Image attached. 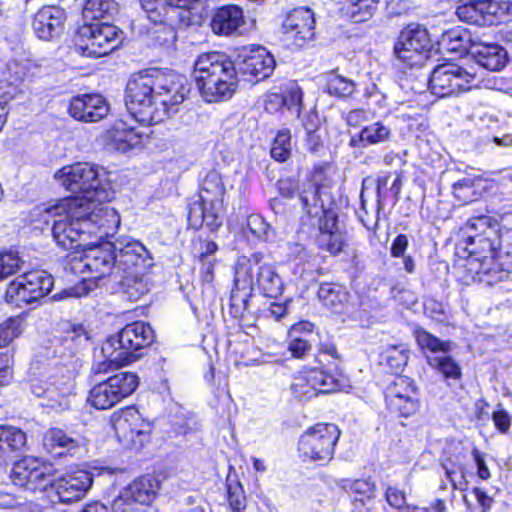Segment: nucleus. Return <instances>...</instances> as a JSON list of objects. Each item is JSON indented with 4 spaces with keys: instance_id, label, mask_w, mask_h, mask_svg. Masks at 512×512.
Instances as JSON below:
<instances>
[{
    "instance_id": "nucleus-14",
    "label": "nucleus",
    "mask_w": 512,
    "mask_h": 512,
    "mask_svg": "<svg viewBox=\"0 0 512 512\" xmlns=\"http://www.w3.org/2000/svg\"><path fill=\"white\" fill-rule=\"evenodd\" d=\"M475 74L455 63H444L434 68L429 80L431 93L443 98L471 89Z\"/></svg>"
},
{
    "instance_id": "nucleus-28",
    "label": "nucleus",
    "mask_w": 512,
    "mask_h": 512,
    "mask_svg": "<svg viewBox=\"0 0 512 512\" xmlns=\"http://www.w3.org/2000/svg\"><path fill=\"white\" fill-rule=\"evenodd\" d=\"M189 93L187 78L173 70L162 72V106L170 115L178 111L177 106L181 104Z\"/></svg>"
},
{
    "instance_id": "nucleus-5",
    "label": "nucleus",
    "mask_w": 512,
    "mask_h": 512,
    "mask_svg": "<svg viewBox=\"0 0 512 512\" xmlns=\"http://www.w3.org/2000/svg\"><path fill=\"white\" fill-rule=\"evenodd\" d=\"M75 388L74 361L68 364L55 360L30 381L31 392L42 398L41 405L55 412L69 409Z\"/></svg>"
},
{
    "instance_id": "nucleus-20",
    "label": "nucleus",
    "mask_w": 512,
    "mask_h": 512,
    "mask_svg": "<svg viewBox=\"0 0 512 512\" xmlns=\"http://www.w3.org/2000/svg\"><path fill=\"white\" fill-rule=\"evenodd\" d=\"M113 427L120 441L134 446H142L151 433L150 423L142 420L134 408H127L115 415Z\"/></svg>"
},
{
    "instance_id": "nucleus-42",
    "label": "nucleus",
    "mask_w": 512,
    "mask_h": 512,
    "mask_svg": "<svg viewBox=\"0 0 512 512\" xmlns=\"http://www.w3.org/2000/svg\"><path fill=\"white\" fill-rule=\"evenodd\" d=\"M53 482V467L52 465L40 462L38 460V466H36L35 470L30 474L29 482L27 485H24L23 488L26 490L36 492V491H46L51 489V483Z\"/></svg>"
},
{
    "instance_id": "nucleus-46",
    "label": "nucleus",
    "mask_w": 512,
    "mask_h": 512,
    "mask_svg": "<svg viewBox=\"0 0 512 512\" xmlns=\"http://www.w3.org/2000/svg\"><path fill=\"white\" fill-rule=\"evenodd\" d=\"M428 364L439 371L446 379H459L461 369L459 365L447 354L427 355Z\"/></svg>"
},
{
    "instance_id": "nucleus-47",
    "label": "nucleus",
    "mask_w": 512,
    "mask_h": 512,
    "mask_svg": "<svg viewBox=\"0 0 512 512\" xmlns=\"http://www.w3.org/2000/svg\"><path fill=\"white\" fill-rule=\"evenodd\" d=\"M391 129L382 122H375L364 127L360 134V142L363 146L376 145L390 139Z\"/></svg>"
},
{
    "instance_id": "nucleus-57",
    "label": "nucleus",
    "mask_w": 512,
    "mask_h": 512,
    "mask_svg": "<svg viewBox=\"0 0 512 512\" xmlns=\"http://www.w3.org/2000/svg\"><path fill=\"white\" fill-rule=\"evenodd\" d=\"M319 242L324 249L335 255L342 251L345 238L341 231H334L320 235Z\"/></svg>"
},
{
    "instance_id": "nucleus-23",
    "label": "nucleus",
    "mask_w": 512,
    "mask_h": 512,
    "mask_svg": "<svg viewBox=\"0 0 512 512\" xmlns=\"http://www.w3.org/2000/svg\"><path fill=\"white\" fill-rule=\"evenodd\" d=\"M68 112L76 120L97 122L108 115L109 105L99 94H83L71 99Z\"/></svg>"
},
{
    "instance_id": "nucleus-36",
    "label": "nucleus",
    "mask_w": 512,
    "mask_h": 512,
    "mask_svg": "<svg viewBox=\"0 0 512 512\" xmlns=\"http://www.w3.org/2000/svg\"><path fill=\"white\" fill-rule=\"evenodd\" d=\"M5 301L15 307H22L39 300L20 275L7 285Z\"/></svg>"
},
{
    "instance_id": "nucleus-11",
    "label": "nucleus",
    "mask_w": 512,
    "mask_h": 512,
    "mask_svg": "<svg viewBox=\"0 0 512 512\" xmlns=\"http://www.w3.org/2000/svg\"><path fill=\"white\" fill-rule=\"evenodd\" d=\"M78 39L84 55L98 58L121 45L123 32L109 22L85 23L78 29Z\"/></svg>"
},
{
    "instance_id": "nucleus-19",
    "label": "nucleus",
    "mask_w": 512,
    "mask_h": 512,
    "mask_svg": "<svg viewBox=\"0 0 512 512\" xmlns=\"http://www.w3.org/2000/svg\"><path fill=\"white\" fill-rule=\"evenodd\" d=\"M114 244L115 275L141 272L152 266L147 249L138 241H117Z\"/></svg>"
},
{
    "instance_id": "nucleus-9",
    "label": "nucleus",
    "mask_w": 512,
    "mask_h": 512,
    "mask_svg": "<svg viewBox=\"0 0 512 512\" xmlns=\"http://www.w3.org/2000/svg\"><path fill=\"white\" fill-rule=\"evenodd\" d=\"M155 339V332L149 323L135 321L127 324L116 335L104 342V351L112 357V361L137 360L136 351L150 346Z\"/></svg>"
},
{
    "instance_id": "nucleus-38",
    "label": "nucleus",
    "mask_w": 512,
    "mask_h": 512,
    "mask_svg": "<svg viewBox=\"0 0 512 512\" xmlns=\"http://www.w3.org/2000/svg\"><path fill=\"white\" fill-rule=\"evenodd\" d=\"M463 230L466 236L496 237L499 232V224L497 220L488 215H479L469 218Z\"/></svg>"
},
{
    "instance_id": "nucleus-31",
    "label": "nucleus",
    "mask_w": 512,
    "mask_h": 512,
    "mask_svg": "<svg viewBox=\"0 0 512 512\" xmlns=\"http://www.w3.org/2000/svg\"><path fill=\"white\" fill-rule=\"evenodd\" d=\"M274 69L275 59L265 48L252 51L240 66L243 74L253 76L257 81L268 78Z\"/></svg>"
},
{
    "instance_id": "nucleus-25",
    "label": "nucleus",
    "mask_w": 512,
    "mask_h": 512,
    "mask_svg": "<svg viewBox=\"0 0 512 512\" xmlns=\"http://www.w3.org/2000/svg\"><path fill=\"white\" fill-rule=\"evenodd\" d=\"M65 18L63 9L57 6H44L34 16L33 31L41 40H52L62 33Z\"/></svg>"
},
{
    "instance_id": "nucleus-45",
    "label": "nucleus",
    "mask_w": 512,
    "mask_h": 512,
    "mask_svg": "<svg viewBox=\"0 0 512 512\" xmlns=\"http://www.w3.org/2000/svg\"><path fill=\"white\" fill-rule=\"evenodd\" d=\"M317 295L323 306L329 309H338L347 300V294L343 288L333 283L321 284Z\"/></svg>"
},
{
    "instance_id": "nucleus-51",
    "label": "nucleus",
    "mask_w": 512,
    "mask_h": 512,
    "mask_svg": "<svg viewBox=\"0 0 512 512\" xmlns=\"http://www.w3.org/2000/svg\"><path fill=\"white\" fill-rule=\"evenodd\" d=\"M310 323H298L291 327L289 330L290 342L288 349L292 353V356L295 358H302L304 355L310 350L311 345L308 340L298 337V333L301 330H310Z\"/></svg>"
},
{
    "instance_id": "nucleus-64",
    "label": "nucleus",
    "mask_w": 512,
    "mask_h": 512,
    "mask_svg": "<svg viewBox=\"0 0 512 512\" xmlns=\"http://www.w3.org/2000/svg\"><path fill=\"white\" fill-rule=\"evenodd\" d=\"M101 352L105 359L102 362H99L93 366L92 369L95 374L107 373L108 371L116 369L119 366L128 364L127 361H112V357H110L104 351V344L102 345Z\"/></svg>"
},
{
    "instance_id": "nucleus-32",
    "label": "nucleus",
    "mask_w": 512,
    "mask_h": 512,
    "mask_svg": "<svg viewBox=\"0 0 512 512\" xmlns=\"http://www.w3.org/2000/svg\"><path fill=\"white\" fill-rule=\"evenodd\" d=\"M473 53L479 65L490 71H500L508 61L506 50L498 44L480 43Z\"/></svg>"
},
{
    "instance_id": "nucleus-2",
    "label": "nucleus",
    "mask_w": 512,
    "mask_h": 512,
    "mask_svg": "<svg viewBox=\"0 0 512 512\" xmlns=\"http://www.w3.org/2000/svg\"><path fill=\"white\" fill-rule=\"evenodd\" d=\"M193 77L202 98L209 103L228 100L237 89L234 63L224 53L199 55L194 63Z\"/></svg>"
},
{
    "instance_id": "nucleus-60",
    "label": "nucleus",
    "mask_w": 512,
    "mask_h": 512,
    "mask_svg": "<svg viewBox=\"0 0 512 512\" xmlns=\"http://www.w3.org/2000/svg\"><path fill=\"white\" fill-rule=\"evenodd\" d=\"M228 503L232 512H242L245 509L246 499L240 486H229Z\"/></svg>"
},
{
    "instance_id": "nucleus-7",
    "label": "nucleus",
    "mask_w": 512,
    "mask_h": 512,
    "mask_svg": "<svg viewBox=\"0 0 512 512\" xmlns=\"http://www.w3.org/2000/svg\"><path fill=\"white\" fill-rule=\"evenodd\" d=\"M224 195L221 176L215 171L209 172L203 180L199 195L188 204L190 227L199 229L205 224L210 231L220 227Z\"/></svg>"
},
{
    "instance_id": "nucleus-58",
    "label": "nucleus",
    "mask_w": 512,
    "mask_h": 512,
    "mask_svg": "<svg viewBox=\"0 0 512 512\" xmlns=\"http://www.w3.org/2000/svg\"><path fill=\"white\" fill-rule=\"evenodd\" d=\"M385 499L387 503L397 510L404 508L416 510V506L407 504L405 492L395 486H388L385 490Z\"/></svg>"
},
{
    "instance_id": "nucleus-12",
    "label": "nucleus",
    "mask_w": 512,
    "mask_h": 512,
    "mask_svg": "<svg viewBox=\"0 0 512 512\" xmlns=\"http://www.w3.org/2000/svg\"><path fill=\"white\" fill-rule=\"evenodd\" d=\"M138 376L131 372L115 374L93 386L88 402L96 409H110L130 396L138 386Z\"/></svg>"
},
{
    "instance_id": "nucleus-53",
    "label": "nucleus",
    "mask_w": 512,
    "mask_h": 512,
    "mask_svg": "<svg viewBox=\"0 0 512 512\" xmlns=\"http://www.w3.org/2000/svg\"><path fill=\"white\" fill-rule=\"evenodd\" d=\"M36 466H38V459L32 457L16 462L11 473L13 484L22 488L24 485H27L30 474L35 470Z\"/></svg>"
},
{
    "instance_id": "nucleus-61",
    "label": "nucleus",
    "mask_w": 512,
    "mask_h": 512,
    "mask_svg": "<svg viewBox=\"0 0 512 512\" xmlns=\"http://www.w3.org/2000/svg\"><path fill=\"white\" fill-rule=\"evenodd\" d=\"M328 357H330L333 361L340 359L337 348L333 343H321L315 361L319 365H325L326 361L327 365L330 366L332 363L328 360Z\"/></svg>"
},
{
    "instance_id": "nucleus-39",
    "label": "nucleus",
    "mask_w": 512,
    "mask_h": 512,
    "mask_svg": "<svg viewBox=\"0 0 512 512\" xmlns=\"http://www.w3.org/2000/svg\"><path fill=\"white\" fill-rule=\"evenodd\" d=\"M21 276L38 300L50 293L54 285L53 277L44 270L29 271Z\"/></svg>"
},
{
    "instance_id": "nucleus-27",
    "label": "nucleus",
    "mask_w": 512,
    "mask_h": 512,
    "mask_svg": "<svg viewBox=\"0 0 512 512\" xmlns=\"http://www.w3.org/2000/svg\"><path fill=\"white\" fill-rule=\"evenodd\" d=\"M303 93L298 84L289 81L281 86L280 92H270L264 96L263 106L269 113L279 111L282 107L294 110L297 116L301 111Z\"/></svg>"
},
{
    "instance_id": "nucleus-54",
    "label": "nucleus",
    "mask_w": 512,
    "mask_h": 512,
    "mask_svg": "<svg viewBox=\"0 0 512 512\" xmlns=\"http://www.w3.org/2000/svg\"><path fill=\"white\" fill-rule=\"evenodd\" d=\"M21 334V320L9 318L0 325V348L9 345Z\"/></svg>"
},
{
    "instance_id": "nucleus-21",
    "label": "nucleus",
    "mask_w": 512,
    "mask_h": 512,
    "mask_svg": "<svg viewBox=\"0 0 512 512\" xmlns=\"http://www.w3.org/2000/svg\"><path fill=\"white\" fill-rule=\"evenodd\" d=\"M93 484V476L85 470L67 473L53 479L50 491L54 492L59 502L72 503L81 500Z\"/></svg>"
},
{
    "instance_id": "nucleus-59",
    "label": "nucleus",
    "mask_w": 512,
    "mask_h": 512,
    "mask_svg": "<svg viewBox=\"0 0 512 512\" xmlns=\"http://www.w3.org/2000/svg\"><path fill=\"white\" fill-rule=\"evenodd\" d=\"M497 266L506 276L509 272H512V236L510 235L504 236L501 252L498 253Z\"/></svg>"
},
{
    "instance_id": "nucleus-34",
    "label": "nucleus",
    "mask_w": 512,
    "mask_h": 512,
    "mask_svg": "<svg viewBox=\"0 0 512 512\" xmlns=\"http://www.w3.org/2000/svg\"><path fill=\"white\" fill-rule=\"evenodd\" d=\"M302 212L308 220L318 218L324 212V205L319 195V188L309 182L298 196Z\"/></svg>"
},
{
    "instance_id": "nucleus-50",
    "label": "nucleus",
    "mask_w": 512,
    "mask_h": 512,
    "mask_svg": "<svg viewBox=\"0 0 512 512\" xmlns=\"http://www.w3.org/2000/svg\"><path fill=\"white\" fill-rule=\"evenodd\" d=\"M409 351L403 346H390L382 353V360L392 373L398 374L407 365Z\"/></svg>"
},
{
    "instance_id": "nucleus-1",
    "label": "nucleus",
    "mask_w": 512,
    "mask_h": 512,
    "mask_svg": "<svg viewBox=\"0 0 512 512\" xmlns=\"http://www.w3.org/2000/svg\"><path fill=\"white\" fill-rule=\"evenodd\" d=\"M53 218L52 236L64 250H81L90 239L103 240L113 236L120 225V217L112 207H95L85 199L64 198L45 209Z\"/></svg>"
},
{
    "instance_id": "nucleus-63",
    "label": "nucleus",
    "mask_w": 512,
    "mask_h": 512,
    "mask_svg": "<svg viewBox=\"0 0 512 512\" xmlns=\"http://www.w3.org/2000/svg\"><path fill=\"white\" fill-rule=\"evenodd\" d=\"M319 218L320 235L334 231H340L338 228L337 216L329 210H324Z\"/></svg>"
},
{
    "instance_id": "nucleus-29",
    "label": "nucleus",
    "mask_w": 512,
    "mask_h": 512,
    "mask_svg": "<svg viewBox=\"0 0 512 512\" xmlns=\"http://www.w3.org/2000/svg\"><path fill=\"white\" fill-rule=\"evenodd\" d=\"M112 281L118 285L117 292L129 301H138L151 288L150 277L144 271L115 275Z\"/></svg>"
},
{
    "instance_id": "nucleus-62",
    "label": "nucleus",
    "mask_w": 512,
    "mask_h": 512,
    "mask_svg": "<svg viewBox=\"0 0 512 512\" xmlns=\"http://www.w3.org/2000/svg\"><path fill=\"white\" fill-rule=\"evenodd\" d=\"M89 290L84 282L78 283L73 287L64 289L63 291L53 295V300L60 301L68 298H81L88 294Z\"/></svg>"
},
{
    "instance_id": "nucleus-52",
    "label": "nucleus",
    "mask_w": 512,
    "mask_h": 512,
    "mask_svg": "<svg viewBox=\"0 0 512 512\" xmlns=\"http://www.w3.org/2000/svg\"><path fill=\"white\" fill-rule=\"evenodd\" d=\"M25 260L16 251L0 253V282L22 270Z\"/></svg>"
},
{
    "instance_id": "nucleus-44",
    "label": "nucleus",
    "mask_w": 512,
    "mask_h": 512,
    "mask_svg": "<svg viewBox=\"0 0 512 512\" xmlns=\"http://www.w3.org/2000/svg\"><path fill=\"white\" fill-rule=\"evenodd\" d=\"M414 335L421 349L431 355L447 354L451 351V342L441 341L422 328L416 329Z\"/></svg>"
},
{
    "instance_id": "nucleus-3",
    "label": "nucleus",
    "mask_w": 512,
    "mask_h": 512,
    "mask_svg": "<svg viewBox=\"0 0 512 512\" xmlns=\"http://www.w3.org/2000/svg\"><path fill=\"white\" fill-rule=\"evenodd\" d=\"M55 178L68 191L77 194L71 198L85 199L90 210L95 207H109L103 204L111 198V185L103 167L76 163L58 170Z\"/></svg>"
},
{
    "instance_id": "nucleus-33",
    "label": "nucleus",
    "mask_w": 512,
    "mask_h": 512,
    "mask_svg": "<svg viewBox=\"0 0 512 512\" xmlns=\"http://www.w3.org/2000/svg\"><path fill=\"white\" fill-rule=\"evenodd\" d=\"M118 12V4L114 0H86L82 15L85 23L96 20L108 22Z\"/></svg>"
},
{
    "instance_id": "nucleus-6",
    "label": "nucleus",
    "mask_w": 512,
    "mask_h": 512,
    "mask_svg": "<svg viewBox=\"0 0 512 512\" xmlns=\"http://www.w3.org/2000/svg\"><path fill=\"white\" fill-rule=\"evenodd\" d=\"M503 241L504 236L499 232L496 237H465V250L468 253L465 268L472 280L493 285L506 279V274L498 268L496 262Z\"/></svg>"
},
{
    "instance_id": "nucleus-16",
    "label": "nucleus",
    "mask_w": 512,
    "mask_h": 512,
    "mask_svg": "<svg viewBox=\"0 0 512 512\" xmlns=\"http://www.w3.org/2000/svg\"><path fill=\"white\" fill-rule=\"evenodd\" d=\"M431 48V39L426 28L410 24L404 28L394 46L397 59L409 67L423 63Z\"/></svg>"
},
{
    "instance_id": "nucleus-22",
    "label": "nucleus",
    "mask_w": 512,
    "mask_h": 512,
    "mask_svg": "<svg viewBox=\"0 0 512 512\" xmlns=\"http://www.w3.org/2000/svg\"><path fill=\"white\" fill-rule=\"evenodd\" d=\"M154 134V130L136 131L133 126L128 125L124 120L117 121L114 126L106 133V145L109 149L120 153L139 148L144 138H149Z\"/></svg>"
},
{
    "instance_id": "nucleus-4",
    "label": "nucleus",
    "mask_w": 512,
    "mask_h": 512,
    "mask_svg": "<svg viewBox=\"0 0 512 512\" xmlns=\"http://www.w3.org/2000/svg\"><path fill=\"white\" fill-rule=\"evenodd\" d=\"M258 254L242 258L236 267L234 286L231 292V306L239 312L245 310L254 285L253 271L256 270V284L267 297L276 298L283 292V282L269 264H260Z\"/></svg>"
},
{
    "instance_id": "nucleus-17",
    "label": "nucleus",
    "mask_w": 512,
    "mask_h": 512,
    "mask_svg": "<svg viewBox=\"0 0 512 512\" xmlns=\"http://www.w3.org/2000/svg\"><path fill=\"white\" fill-rule=\"evenodd\" d=\"M159 488V480L151 475L134 480L113 500L112 512H137V505H149L156 498Z\"/></svg>"
},
{
    "instance_id": "nucleus-56",
    "label": "nucleus",
    "mask_w": 512,
    "mask_h": 512,
    "mask_svg": "<svg viewBox=\"0 0 512 512\" xmlns=\"http://www.w3.org/2000/svg\"><path fill=\"white\" fill-rule=\"evenodd\" d=\"M344 488H348L355 495L356 500H358V496L362 500L363 498L371 499L375 495V484L366 479L346 481Z\"/></svg>"
},
{
    "instance_id": "nucleus-13",
    "label": "nucleus",
    "mask_w": 512,
    "mask_h": 512,
    "mask_svg": "<svg viewBox=\"0 0 512 512\" xmlns=\"http://www.w3.org/2000/svg\"><path fill=\"white\" fill-rule=\"evenodd\" d=\"M90 239V244L81 249L82 254L79 258H73V269L83 272H89L95 279H101L106 276L114 279L115 257L114 244L109 241L98 243L99 240Z\"/></svg>"
},
{
    "instance_id": "nucleus-37",
    "label": "nucleus",
    "mask_w": 512,
    "mask_h": 512,
    "mask_svg": "<svg viewBox=\"0 0 512 512\" xmlns=\"http://www.w3.org/2000/svg\"><path fill=\"white\" fill-rule=\"evenodd\" d=\"M32 68H37V65L32 61H28L26 64H22L16 60L9 61L6 64L3 77L4 81L7 83V86L12 91L4 92V94H11V96L14 97L18 90V85L25 80L28 71Z\"/></svg>"
},
{
    "instance_id": "nucleus-41",
    "label": "nucleus",
    "mask_w": 512,
    "mask_h": 512,
    "mask_svg": "<svg viewBox=\"0 0 512 512\" xmlns=\"http://www.w3.org/2000/svg\"><path fill=\"white\" fill-rule=\"evenodd\" d=\"M346 14L354 23L366 22L374 15L379 0H346Z\"/></svg>"
},
{
    "instance_id": "nucleus-15",
    "label": "nucleus",
    "mask_w": 512,
    "mask_h": 512,
    "mask_svg": "<svg viewBox=\"0 0 512 512\" xmlns=\"http://www.w3.org/2000/svg\"><path fill=\"white\" fill-rule=\"evenodd\" d=\"M456 4L458 18L478 26L498 24L511 10L509 2L497 0H465Z\"/></svg>"
},
{
    "instance_id": "nucleus-35",
    "label": "nucleus",
    "mask_w": 512,
    "mask_h": 512,
    "mask_svg": "<svg viewBox=\"0 0 512 512\" xmlns=\"http://www.w3.org/2000/svg\"><path fill=\"white\" fill-rule=\"evenodd\" d=\"M325 365L305 366L307 374L315 380L312 382L318 394L333 393L341 388L339 378L335 373H329Z\"/></svg>"
},
{
    "instance_id": "nucleus-55",
    "label": "nucleus",
    "mask_w": 512,
    "mask_h": 512,
    "mask_svg": "<svg viewBox=\"0 0 512 512\" xmlns=\"http://www.w3.org/2000/svg\"><path fill=\"white\" fill-rule=\"evenodd\" d=\"M247 227L252 235L262 241H267L272 231L270 224L258 214H252L247 218Z\"/></svg>"
},
{
    "instance_id": "nucleus-10",
    "label": "nucleus",
    "mask_w": 512,
    "mask_h": 512,
    "mask_svg": "<svg viewBox=\"0 0 512 512\" xmlns=\"http://www.w3.org/2000/svg\"><path fill=\"white\" fill-rule=\"evenodd\" d=\"M335 424L318 423L307 429L299 438L298 452L304 461L323 465L332 460L335 446L340 438Z\"/></svg>"
},
{
    "instance_id": "nucleus-43",
    "label": "nucleus",
    "mask_w": 512,
    "mask_h": 512,
    "mask_svg": "<svg viewBox=\"0 0 512 512\" xmlns=\"http://www.w3.org/2000/svg\"><path fill=\"white\" fill-rule=\"evenodd\" d=\"M26 434L13 426H0V460L7 449L20 450L26 444Z\"/></svg>"
},
{
    "instance_id": "nucleus-18",
    "label": "nucleus",
    "mask_w": 512,
    "mask_h": 512,
    "mask_svg": "<svg viewBox=\"0 0 512 512\" xmlns=\"http://www.w3.org/2000/svg\"><path fill=\"white\" fill-rule=\"evenodd\" d=\"M315 17L311 9L299 7L292 10L284 20L282 40L289 46L300 48L314 36Z\"/></svg>"
},
{
    "instance_id": "nucleus-40",
    "label": "nucleus",
    "mask_w": 512,
    "mask_h": 512,
    "mask_svg": "<svg viewBox=\"0 0 512 512\" xmlns=\"http://www.w3.org/2000/svg\"><path fill=\"white\" fill-rule=\"evenodd\" d=\"M326 90L332 96L346 98L356 91V83L332 70L326 74Z\"/></svg>"
},
{
    "instance_id": "nucleus-26",
    "label": "nucleus",
    "mask_w": 512,
    "mask_h": 512,
    "mask_svg": "<svg viewBox=\"0 0 512 512\" xmlns=\"http://www.w3.org/2000/svg\"><path fill=\"white\" fill-rule=\"evenodd\" d=\"M416 395V388L412 382L406 377H398L394 381V388L387 396L389 408L403 417H409L418 409Z\"/></svg>"
},
{
    "instance_id": "nucleus-30",
    "label": "nucleus",
    "mask_w": 512,
    "mask_h": 512,
    "mask_svg": "<svg viewBox=\"0 0 512 512\" xmlns=\"http://www.w3.org/2000/svg\"><path fill=\"white\" fill-rule=\"evenodd\" d=\"M43 446L53 456L73 455L80 447L79 439L60 428H50L43 436Z\"/></svg>"
},
{
    "instance_id": "nucleus-8",
    "label": "nucleus",
    "mask_w": 512,
    "mask_h": 512,
    "mask_svg": "<svg viewBox=\"0 0 512 512\" xmlns=\"http://www.w3.org/2000/svg\"><path fill=\"white\" fill-rule=\"evenodd\" d=\"M158 70L148 69L133 75L126 85L125 106L130 117L143 126H156L160 115L153 102Z\"/></svg>"
},
{
    "instance_id": "nucleus-24",
    "label": "nucleus",
    "mask_w": 512,
    "mask_h": 512,
    "mask_svg": "<svg viewBox=\"0 0 512 512\" xmlns=\"http://www.w3.org/2000/svg\"><path fill=\"white\" fill-rule=\"evenodd\" d=\"M244 25V12L238 5H223L214 9L210 16V28L218 36L237 35Z\"/></svg>"
},
{
    "instance_id": "nucleus-48",
    "label": "nucleus",
    "mask_w": 512,
    "mask_h": 512,
    "mask_svg": "<svg viewBox=\"0 0 512 512\" xmlns=\"http://www.w3.org/2000/svg\"><path fill=\"white\" fill-rule=\"evenodd\" d=\"M314 380L315 379L312 376L307 374L304 366L294 377V380L291 384V391L293 395L300 400H307L317 396L318 393L316 388L312 384Z\"/></svg>"
},
{
    "instance_id": "nucleus-49",
    "label": "nucleus",
    "mask_w": 512,
    "mask_h": 512,
    "mask_svg": "<svg viewBox=\"0 0 512 512\" xmlns=\"http://www.w3.org/2000/svg\"><path fill=\"white\" fill-rule=\"evenodd\" d=\"M270 154L278 162H285L291 157L292 143L289 129H282L277 132L272 142Z\"/></svg>"
}]
</instances>
